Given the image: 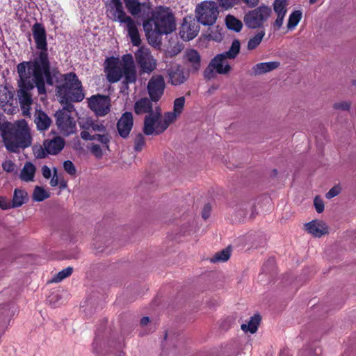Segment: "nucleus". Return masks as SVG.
Segmentation results:
<instances>
[{"instance_id":"obj_12","label":"nucleus","mask_w":356,"mask_h":356,"mask_svg":"<svg viewBox=\"0 0 356 356\" xmlns=\"http://www.w3.org/2000/svg\"><path fill=\"white\" fill-rule=\"evenodd\" d=\"M33 31V37L36 44V47L38 49H40L41 51L38 54V56L35 58L31 62L35 61L38 58H39L42 54H44L46 57V60L49 65V72H50V63L48 59V54L47 52V44L46 40V31L44 26L40 23H35L33 24L32 27Z\"/></svg>"},{"instance_id":"obj_41","label":"nucleus","mask_w":356,"mask_h":356,"mask_svg":"<svg viewBox=\"0 0 356 356\" xmlns=\"http://www.w3.org/2000/svg\"><path fill=\"white\" fill-rule=\"evenodd\" d=\"M63 168H64L65 171L68 175H70V176H72V177H76V168L75 165H74V163L71 161L67 160V161H64Z\"/></svg>"},{"instance_id":"obj_8","label":"nucleus","mask_w":356,"mask_h":356,"mask_svg":"<svg viewBox=\"0 0 356 356\" xmlns=\"http://www.w3.org/2000/svg\"><path fill=\"white\" fill-rule=\"evenodd\" d=\"M172 124L164 114L162 117L161 109L156 106L154 112L146 115L144 119L143 132L147 136H156L164 132Z\"/></svg>"},{"instance_id":"obj_34","label":"nucleus","mask_w":356,"mask_h":356,"mask_svg":"<svg viewBox=\"0 0 356 356\" xmlns=\"http://www.w3.org/2000/svg\"><path fill=\"white\" fill-rule=\"evenodd\" d=\"M72 272L73 268L69 266L54 275L49 282L51 283L60 282L65 278L70 277L72 275Z\"/></svg>"},{"instance_id":"obj_29","label":"nucleus","mask_w":356,"mask_h":356,"mask_svg":"<svg viewBox=\"0 0 356 356\" xmlns=\"http://www.w3.org/2000/svg\"><path fill=\"white\" fill-rule=\"evenodd\" d=\"M260 321V316L255 314L250 318L248 323H243L241 325V328L245 332H249L251 334H254L257 332Z\"/></svg>"},{"instance_id":"obj_6","label":"nucleus","mask_w":356,"mask_h":356,"mask_svg":"<svg viewBox=\"0 0 356 356\" xmlns=\"http://www.w3.org/2000/svg\"><path fill=\"white\" fill-rule=\"evenodd\" d=\"M107 13L112 20L118 22L124 26V29L127 31L133 45L139 46L140 38L136 22L127 15L121 1L111 0L108 4Z\"/></svg>"},{"instance_id":"obj_3","label":"nucleus","mask_w":356,"mask_h":356,"mask_svg":"<svg viewBox=\"0 0 356 356\" xmlns=\"http://www.w3.org/2000/svg\"><path fill=\"white\" fill-rule=\"evenodd\" d=\"M105 72L110 83H116L123 78V83L128 85L136 81V70L132 55H124L121 59L111 58L106 61Z\"/></svg>"},{"instance_id":"obj_37","label":"nucleus","mask_w":356,"mask_h":356,"mask_svg":"<svg viewBox=\"0 0 356 356\" xmlns=\"http://www.w3.org/2000/svg\"><path fill=\"white\" fill-rule=\"evenodd\" d=\"M230 257V250L229 248L224 249L217 252L211 259V262L216 263L219 261H226Z\"/></svg>"},{"instance_id":"obj_36","label":"nucleus","mask_w":356,"mask_h":356,"mask_svg":"<svg viewBox=\"0 0 356 356\" xmlns=\"http://www.w3.org/2000/svg\"><path fill=\"white\" fill-rule=\"evenodd\" d=\"M302 19V12L300 10H295L292 12L289 17L287 22V28L289 30H293L300 22Z\"/></svg>"},{"instance_id":"obj_32","label":"nucleus","mask_w":356,"mask_h":356,"mask_svg":"<svg viewBox=\"0 0 356 356\" xmlns=\"http://www.w3.org/2000/svg\"><path fill=\"white\" fill-rule=\"evenodd\" d=\"M225 22L229 29L236 32L240 31L243 27L242 22L231 15H229L226 17Z\"/></svg>"},{"instance_id":"obj_48","label":"nucleus","mask_w":356,"mask_h":356,"mask_svg":"<svg viewBox=\"0 0 356 356\" xmlns=\"http://www.w3.org/2000/svg\"><path fill=\"white\" fill-rule=\"evenodd\" d=\"M92 122V120L91 119H82L81 121L79 122L81 128L83 129L82 131H90L91 129Z\"/></svg>"},{"instance_id":"obj_4","label":"nucleus","mask_w":356,"mask_h":356,"mask_svg":"<svg viewBox=\"0 0 356 356\" xmlns=\"http://www.w3.org/2000/svg\"><path fill=\"white\" fill-rule=\"evenodd\" d=\"M149 18L143 22V28L147 36L153 34H168L175 30V17L171 10L167 7H156Z\"/></svg>"},{"instance_id":"obj_59","label":"nucleus","mask_w":356,"mask_h":356,"mask_svg":"<svg viewBox=\"0 0 356 356\" xmlns=\"http://www.w3.org/2000/svg\"><path fill=\"white\" fill-rule=\"evenodd\" d=\"M316 1H317V0H309V3H310L311 4H314V3H315Z\"/></svg>"},{"instance_id":"obj_28","label":"nucleus","mask_w":356,"mask_h":356,"mask_svg":"<svg viewBox=\"0 0 356 356\" xmlns=\"http://www.w3.org/2000/svg\"><path fill=\"white\" fill-rule=\"evenodd\" d=\"M81 137L86 140H97L102 144L105 145L106 147H108V143L110 141V137L108 134H105V132L91 134V133L88 131H81Z\"/></svg>"},{"instance_id":"obj_26","label":"nucleus","mask_w":356,"mask_h":356,"mask_svg":"<svg viewBox=\"0 0 356 356\" xmlns=\"http://www.w3.org/2000/svg\"><path fill=\"white\" fill-rule=\"evenodd\" d=\"M280 65L278 61L259 63L252 67V73L256 76L261 75L277 69Z\"/></svg>"},{"instance_id":"obj_15","label":"nucleus","mask_w":356,"mask_h":356,"mask_svg":"<svg viewBox=\"0 0 356 356\" xmlns=\"http://www.w3.org/2000/svg\"><path fill=\"white\" fill-rule=\"evenodd\" d=\"M165 83L162 75L152 76L147 83V92L153 102H158L164 93Z\"/></svg>"},{"instance_id":"obj_53","label":"nucleus","mask_w":356,"mask_h":356,"mask_svg":"<svg viewBox=\"0 0 356 356\" xmlns=\"http://www.w3.org/2000/svg\"><path fill=\"white\" fill-rule=\"evenodd\" d=\"M58 184V177L57 175V169L56 168H54V174L53 176L50 180V185L52 187H55Z\"/></svg>"},{"instance_id":"obj_58","label":"nucleus","mask_w":356,"mask_h":356,"mask_svg":"<svg viewBox=\"0 0 356 356\" xmlns=\"http://www.w3.org/2000/svg\"><path fill=\"white\" fill-rule=\"evenodd\" d=\"M351 84H352L353 86H356V80H355V79H354V80H352V81H351Z\"/></svg>"},{"instance_id":"obj_38","label":"nucleus","mask_w":356,"mask_h":356,"mask_svg":"<svg viewBox=\"0 0 356 356\" xmlns=\"http://www.w3.org/2000/svg\"><path fill=\"white\" fill-rule=\"evenodd\" d=\"M286 0H274L273 10L275 13V14H286Z\"/></svg>"},{"instance_id":"obj_50","label":"nucleus","mask_w":356,"mask_h":356,"mask_svg":"<svg viewBox=\"0 0 356 356\" xmlns=\"http://www.w3.org/2000/svg\"><path fill=\"white\" fill-rule=\"evenodd\" d=\"M2 168L5 171L10 172L15 170V165L13 161L7 160L3 162Z\"/></svg>"},{"instance_id":"obj_44","label":"nucleus","mask_w":356,"mask_h":356,"mask_svg":"<svg viewBox=\"0 0 356 356\" xmlns=\"http://www.w3.org/2000/svg\"><path fill=\"white\" fill-rule=\"evenodd\" d=\"M105 131H106V127H104V125L103 124L95 122L92 120V122L91 124V129L90 131L91 134H94L96 132L102 133V132H105Z\"/></svg>"},{"instance_id":"obj_14","label":"nucleus","mask_w":356,"mask_h":356,"mask_svg":"<svg viewBox=\"0 0 356 356\" xmlns=\"http://www.w3.org/2000/svg\"><path fill=\"white\" fill-rule=\"evenodd\" d=\"M88 106L97 116H105L111 109V99L104 95H93L88 100Z\"/></svg>"},{"instance_id":"obj_39","label":"nucleus","mask_w":356,"mask_h":356,"mask_svg":"<svg viewBox=\"0 0 356 356\" xmlns=\"http://www.w3.org/2000/svg\"><path fill=\"white\" fill-rule=\"evenodd\" d=\"M219 6L223 10H229L238 4V0H216Z\"/></svg>"},{"instance_id":"obj_27","label":"nucleus","mask_w":356,"mask_h":356,"mask_svg":"<svg viewBox=\"0 0 356 356\" xmlns=\"http://www.w3.org/2000/svg\"><path fill=\"white\" fill-rule=\"evenodd\" d=\"M35 172V166L31 162H26L20 171L19 178L25 182L33 181Z\"/></svg>"},{"instance_id":"obj_2","label":"nucleus","mask_w":356,"mask_h":356,"mask_svg":"<svg viewBox=\"0 0 356 356\" xmlns=\"http://www.w3.org/2000/svg\"><path fill=\"white\" fill-rule=\"evenodd\" d=\"M0 135L6 149L10 152L17 153L32 143L30 129L25 120H19L14 123H0Z\"/></svg>"},{"instance_id":"obj_25","label":"nucleus","mask_w":356,"mask_h":356,"mask_svg":"<svg viewBox=\"0 0 356 356\" xmlns=\"http://www.w3.org/2000/svg\"><path fill=\"white\" fill-rule=\"evenodd\" d=\"M34 117V122L39 131H45L49 128L51 120L44 111L36 110Z\"/></svg>"},{"instance_id":"obj_16","label":"nucleus","mask_w":356,"mask_h":356,"mask_svg":"<svg viewBox=\"0 0 356 356\" xmlns=\"http://www.w3.org/2000/svg\"><path fill=\"white\" fill-rule=\"evenodd\" d=\"M199 26L195 19L186 17L181 24L179 35L184 40H191L197 35Z\"/></svg>"},{"instance_id":"obj_19","label":"nucleus","mask_w":356,"mask_h":356,"mask_svg":"<svg viewBox=\"0 0 356 356\" xmlns=\"http://www.w3.org/2000/svg\"><path fill=\"white\" fill-rule=\"evenodd\" d=\"M129 13L133 15L149 13L152 9L149 2H140V0H123Z\"/></svg>"},{"instance_id":"obj_43","label":"nucleus","mask_w":356,"mask_h":356,"mask_svg":"<svg viewBox=\"0 0 356 356\" xmlns=\"http://www.w3.org/2000/svg\"><path fill=\"white\" fill-rule=\"evenodd\" d=\"M351 103L348 101H341L333 104V108L336 110L349 111Z\"/></svg>"},{"instance_id":"obj_22","label":"nucleus","mask_w":356,"mask_h":356,"mask_svg":"<svg viewBox=\"0 0 356 356\" xmlns=\"http://www.w3.org/2000/svg\"><path fill=\"white\" fill-rule=\"evenodd\" d=\"M186 99L184 97L176 98L173 102V109L172 111L165 113L166 118L172 123L176 121L177 118L182 113L185 106Z\"/></svg>"},{"instance_id":"obj_33","label":"nucleus","mask_w":356,"mask_h":356,"mask_svg":"<svg viewBox=\"0 0 356 356\" xmlns=\"http://www.w3.org/2000/svg\"><path fill=\"white\" fill-rule=\"evenodd\" d=\"M13 93L8 87L0 86V104H9L13 101Z\"/></svg>"},{"instance_id":"obj_24","label":"nucleus","mask_w":356,"mask_h":356,"mask_svg":"<svg viewBox=\"0 0 356 356\" xmlns=\"http://www.w3.org/2000/svg\"><path fill=\"white\" fill-rule=\"evenodd\" d=\"M152 100L147 97H143L137 100L134 106V112L137 115L147 114L149 115L154 111V108L152 105Z\"/></svg>"},{"instance_id":"obj_17","label":"nucleus","mask_w":356,"mask_h":356,"mask_svg":"<svg viewBox=\"0 0 356 356\" xmlns=\"http://www.w3.org/2000/svg\"><path fill=\"white\" fill-rule=\"evenodd\" d=\"M170 83L173 86H179L184 83L189 77L188 72L179 65L171 66L168 70Z\"/></svg>"},{"instance_id":"obj_56","label":"nucleus","mask_w":356,"mask_h":356,"mask_svg":"<svg viewBox=\"0 0 356 356\" xmlns=\"http://www.w3.org/2000/svg\"><path fill=\"white\" fill-rule=\"evenodd\" d=\"M247 209H239L236 211V215L242 216L241 218H239V220H243L246 217L247 215Z\"/></svg>"},{"instance_id":"obj_9","label":"nucleus","mask_w":356,"mask_h":356,"mask_svg":"<svg viewBox=\"0 0 356 356\" xmlns=\"http://www.w3.org/2000/svg\"><path fill=\"white\" fill-rule=\"evenodd\" d=\"M195 13L197 22L205 26L213 25L219 14L217 3L213 1H204L198 4Z\"/></svg>"},{"instance_id":"obj_11","label":"nucleus","mask_w":356,"mask_h":356,"mask_svg":"<svg viewBox=\"0 0 356 356\" xmlns=\"http://www.w3.org/2000/svg\"><path fill=\"white\" fill-rule=\"evenodd\" d=\"M73 109V105L68 104L66 108L57 111L55 114L58 129L66 136H69L76 131V122L71 115Z\"/></svg>"},{"instance_id":"obj_18","label":"nucleus","mask_w":356,"mask_h":356,"mask_svg":"<svg viewBox=\"0 0 356 356\" xmlns=\"http://www.w3.org/2000/svg\"><path fill=\"white\" fill-rule=\"evenodd\" d=\"M133 114L131 112L124 113L117 123V130L119 135L123 138H127L133 128Z\"/></svg>"},{"instance_id":"obj_30","label":"nucleus","mask_w":356,"mask_h":356,"mask_svg":"<svg viewBox=\"0 0 356 356\" xmlns=\"http://www.w3.org/2000/svg\"><path fill=\"white\" fill-rule=\"evenodd\" d=\"M265 35V31L260 30L257 33L250 37L247 43V49L249 51L256 49L261 43Z\"/></svg>"},{"instance_id":"obj_49","label":"nucleus","mask_w":356,"mask_h":356,"mask_svg":"<svg viewBox=\"0 0 356 356\" xmlns=\"http://www.w3.org/2000/svg\"><path fill=\"white\" fill-rule=\"evenodd\" d=\"M90 151L97 158H102L103 155L102 150L99 145L93 144L91 145Z\"/></svg>"},{"instance_id":"obj_52","label":"nucleus","mask_w":356,"mask_h":356,"mask_svg":"<svg viewBox=\"0 0 356 356\" xmlns=\"http://www.w3.org/2000/svg\"><path fill=\"white\" fill-rule=\"evenodd\" d=\"M243 3L246 5L248 8H255L259 3V0H240Z\"/></svg>"},{"instance_id":"obj_35","label":"nucleus","mask_w":356,"mask_h":356,"mask_svg":"<svg viewBox=\"0 0 356 356\" xmlns=\"http://www.w3.org/2000/svg\"><path fill=\"white\" fill-rule=\"evenodd\" d=\"M49 197V193L44 188L41 186H35L32 198L35 202H42Z\"/></svg>"},{"instance_id":"obj_5","label":"nucleus","mask_w":356,"mask_h":356,"mask_svg":"<svg viewBox=\"0 0 356 356\" xmlns=\"http://www.w3.org/2000/svg\"><path fill=\"white\" fill-rule=\"evenodd\" d=\"M241 44L238 40H233L228 51L217 54L211 59L207 67L204 71L206 79H213L216 74H227L232 70L228 60L234 59L240 52Z\"/></svg>"},{"instance_id":"obj_47","label":"nucleus","mask_w":356,"mask_h":356,"mask_svg":"<svg viewBox=\"0 0 356 356\" xmlns=\"http://www.w3.org/2000/svg\"><path fill=\"white\" fill-rule=\"evenodd\" d=\"M314 204L316 211L318 213H322L323 211V210H324V202H323V200L321 198H320L318 196H316L314 198Z\"/></svg>"},{"instance_id":"obj_7","label":"nucleus","mask_w":356,"mask_h":356,"mask_svg":"<svg viewBox=\"0 0 356 356\" xmlns=\"http://www.w3.org/2000/svg\"><path fill=\"white\" fill-rule=\"evenodd\" d=\"M62 83L56 86V95L60 98L61 103L68 102H81L85 97L81 82L72 72L62 76Z\"/></svg>"},{"instance_id":"obj_54","label":"nucleus","mask_w":356,"mask_h":356,"mask_svg":"<svg viewBox=\"0 0 356 356\" xmlns=\"http://www.w3.org/2000/svg\"><path fill=\"white\" fill-rule=\"evenodd\" d=\"M42 170V176L45 179H49L51 177V169L48 166L43 165L42 167V170Z\"/></svg>"},{"instance_id":"obj_40","label":"nucleus","mask_w":356,"mask_h":356,"mask_svg":"<svg viewBox=\"0 0 356 356\" xmlns=\"http://www.w3.org/2000/svg\"><path fill=\"white\" fill-rule=\"evenodd\" d=\"M145 144V138L142 134H138L134 138V150L140 152Z\"/></svg>"},{"instance_id":"obj_31","label":"nucleus","mask_w":356,"mask_h":356,"mask_svg":"<svg viewBox=\"0 0 356 356\" xmlns=\"http://www.w3.org/2000/svg\"><path fill=\"white\" fill-rule=\"evenodd\" d=\"M28 199V194L24 190L16 188L14 191L12 200V206L13 208L19 207L23 205Z\"/></svg>"},{"instance_id":"obj_45","label":"nucleus","mask_w":356,"mask_h":356,"mask_svg":"<svg viewBox=\"0 0 356 356\" xmlns=\"http://www.w3.org/2000/svg\"><path fill=\"white\" fill-rule=\"evenodd\" d=\"M341 191L340 185L337 184L334 186L330 191L325 194L327 199H332V197L338 195Z\"/></svg>"},{"instance_id":"obj_10","label":"nucleus","mask_w":356,"mask_h":356,"mask_svg":"<svg viewBox=\"0 0 356 356\" xmlns=\"http://www.w3.org/2000/svg\"><path fill=\"white\" fill-rule=\"evenodd\" d=\"M271 8L266 5L255 7L254 9L248 11L243 17V21L249 29H258L262 27L264 23L270 17Z\"/></svg>"},{"instance_id":"obj_20","label":"nucleus","mask_w":356,"mask_h":356,"mask_svg":"<svg viewBox=\"0 0 356 356\" xmlns=\"http://www.w3.org/2000/svg\"><path fill=\"white\" fill-rule=\"evenodd\" d=\"M184 61L191 72H197L200 68V56L196 50H187L184 54Z\"/></svg>"},{"instance_id":"obj_51","label":"nucleus","mask_w":356,"mask_h":356,"mask_svg":"<svg viewBox=\"0 0 356 356\" xmlns=\"http://www.w3.org/2000/svg\"><path fill=\"white\" fill-rule=\"evenodd\" d=\"M0 208L5 210L13 208L12 206V202H10L5 197H0Z\"/></svg>"},{"instance_id":"obj_57","label":"nucleus","mask_w":356,"mask_h":356,"mask_svg":"<svg viewBox=\"0 0 356 356\" xmlns=\"http://www.w3.org/2000/svg\"><path fill=\"white\" fill-rule=\"evenodd\" d=\"M149 321V319L148 317H143L140 321V325L143 326L146 325Z\"/></svg>"},{"instance_id":"obj_23","label":"nucleus","mask_w":356,"mask_h":356,"mask_svg":"<svg viewBox=\"0 0 356 356\" xmlns=\"http://www.w3.org/2000/svg\"><path fill=\"white\" fill-rule=\"evenodd\" d=\"M43 146L49 154L56 155L63 149L65 140L61 137L56 136L51 140H44Z\"/></svg>"},{"instance_id":"obj_1","label":"nucleus","mask_w":356,"mask_h":356,"mask_svg":"<svg viewBox=\"0 0 356 356\" xmlns=\"http://www.w3.org/2000/svg\"><path fill=\"white\" fill-rule=\"evenodd\" d=\"M17 71L19 78L17 81L19 102L23 115L30 118L33 102L30 91L36 87L39 95H45V83L52 86L53 77L44 54L34 62L19 63Z\"/></svg>"},{"instance_id":"obj_42","label":"nucleus","mask_w":356,"mask_h":356,"mask_svg":"<svg viewBox=\"0 0 356 356\" xmlns=\"http://www.w3.org/2000/svg\"><path fill=\"white\" fill-rule=\"evenodd\" d=\"M33 154L35 158L37 159H43L47 156V154H49L44 147L41 145H35L33 147Z\"/></svg>"},{"instance_id":"obj_46","label":"nucleus","mask_w":356,"mask_h":356,"mask_svg":"<svg viewBox=\"0 0 356 356\" xmlns=\"http://www.w3.org/2000/svg\"><path fill=\"white\" fill-rule=\"evenodd\" d=\"M277 18L274 22L273 26L275 30H280L282 26L284 19L286 16V14H276Z\"/></svg>"},{"instance_id":"obj_55","label":"nucleus","mask_w":356,"mask_h":356,"mask_svg":"<svg viewBox=\"0 0 356 356\" xmlns=\"http://www.w3.org/2000/svg\"><path fill=\"white\" fill-rule=\"evenodd\" d=\"M210 210H211V207L209 205H206L204 207L203 211H202L203 218L207 219L209 218V213H210Z\"/></svg>"},{"instance_id":"obj_13","label":"nucleus","mask_w":356,"mask_h":356,"mask_svg":"<svg viewBox=\"0 0 356 356\" xmlns=\"http://www.w3.org/2000/svg\"><path fill=\"white\" fill-rule=\"evenodd\" d=\"M136 62L145 73L153 72L157 65L156 59L152 56L148 48L142 47L135 53Z\"/></svg>"},{"instance_id":"obj_21","label":"nucleus","mask_w":356,"mask_h":356,"mask_svg":"<svg viewBox=\"0 0 356 356\" xmlns=\"http://www.w3.org/2000/svg\"><path fill=\"white\" fill-rule=\"evenodd\" d=\"M305 227L307 232L315 237H321L328 232L326 224L321 220H312L306 223Z\"/></svg>"}]
</instances>
